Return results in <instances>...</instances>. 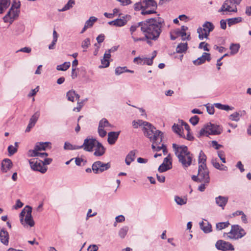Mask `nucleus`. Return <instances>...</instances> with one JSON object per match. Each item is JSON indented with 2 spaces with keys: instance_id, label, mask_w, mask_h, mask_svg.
<instances>
[{
  "instance_id": "1",
  "label": "nucleus",
  "mask_w": 251,
  "mask_h": 251,
  "mask_svg": "<svg viewBox=\"0 0 251 251\" xmlns=\"http://www.w3.org/2000/svg\"><path fill=\"white\" fill-rule=\"evenodd\" d=\"M163 20L160 17L151 18L145 22H139L137 25H132L130 28L131 35H135L134 32L140 26L147 39L157 40L161 31Z\"/></svg>"
},
{
  "instance_id": "2",
  "label": "nucleus",
  "mask_w": 251,
  "mask_h": 251,
  "mask_svg": "<svg viewBox=\"0 0 251 251\" xmlns=\"http://www.w3.org/2000/svg\"><path fill=\"white\" fill-rule=\"evenodd\" d=\"M206 156L202 151H201L198 159L199 168L197 176H193V180L198 182L209 183V172L206 166Z\"/></svg>"
},
{
  "instance_id": "3",
  "label": "nucleus",
  "mask_w": 251,
  "mask_h": 251,
  "mask_svg": "<svg viewBox=\"0 0 251 251\" xmlns=\"http://www.w3.org/2000/svg\"><path fill=\"white\" fill-rule=\"evenodd\" d=\"M173 148L176 155L183 168L189 167L192 163L193 155L189 151L187 146L173 144Z\"/></svg>"
},
{
  "instance_id": "4",
  "label": "nucleus",
  "mask_w": 251,
  "mask_h": 251,
  "mask_svg": "<svg viewBox=\"0 0 251 251\" xmlns=\"http://www.w3.org/2000/svg\"><path fill=\"white\" fill-rule=\"evenodd\" d=\"M143 131L144 135L148 137L152 142V149L154 148L155 143L162 142L163 133L156 130L151 124L147 122L143 127Z\"/></svg>"
},
{
  "instance_id": "5",
  "label": "nucleus",
  "mask_w": 251,
  "mask_h": 251,
  "mask_svg": "<svg viewBox=\"0 0 251 251\" xmlns=\"http://www.w3.org/2000/svg\"><path fill=\"white\" fill-rule=\"evenodd\" d=\"M32 207L26 205L22 210L20 214L19 217L20 222L24 227H32L35 225V222L32 218Z\"/></svg>"
},
{
  "instance_id": "6",
  "label": "nucleus",
  "mask_w": 251,
  "mask_h": 251,
  "mask_svg": "<svg viewBox=\"0 0 251 251\" xmlns=\"http://www.w3.org/2000/svg\"><path fill=\"white\" fill-rule=\"evenodd\" d=\"M50 142H38L37 143L33 150H29L27 152V155L29 157L39 156L41 158H44L48 155L46 152H40V151H44L50 144Z\"/></svg>"
},
{
  "instance_id": "7",
  "label": "nucleus",
  "mask_w": 251,
  "mask_h": 251,
  "mask_svg": "<svg viewBox=\"0 0 251 251\" xmlns=\"http://www.w3.org/2000/svg\"><path fill=\"white\" fill-rule=\"evenodd\" d=\"M222 131V129L219 126L210 123L200 130L199 135L201 136L204 135L208 136L209 135H219Z\"/></svg>"
},
{
  "instance_id": "8",
  "label": "nucleus",
  "mask_w": 251,
  "mask_h": 251,
  "mask_svg": "<svg viewBox=\"0 0 251 251\" xmlns=\"http://www.w3.org/2000/svg\"><path fill=\"white\" fill-rule=\"evenodd\" d=\"M246 234L245 230L238 225L232 226L230 231L226 233L228 238L235 240L242 238Z\"/></svg>"
},
{
  "instance_id": "9",
  "label": "nucleus",
  "mask_w": 251,
  "mask_h": 251,
  "mask_svg": "<svg viewBox=\"0 0 251 251\" xmlns=\"http://www.w3.org/2000/svg\"><path fill=\"white\" fill-rule=\"evenodd\" d=\"M20 6V2H15L12 4L9 10L3 19L5 23H12L14 19L18 16V9Z\"/></svg>"
},
{
  "instance_id": "10",
  "label": "nucleus",
  "mask_w": 251,
  "mask_h": 251,
  "mask_svg": "<svg viewBox=\"0 0 251 251\" xmlns=\"http://www.w3.org/2000/svg\"><path fill=\"white\" fill-rule=\"evenodd\" d=\"M214 28V26L212 23L206 22L202 25V28L200 27L197 29L199 39L202 40L204 38H207Z\"/></svg>"
},
{
  "instance_id": "11",
  "label": "nucleus",
  "mask_w": 251,
  "mask_h": 251,
  "mask_svg": "<svg viewBox=\"0 0 251 251\" xmlns=\"http://www.w3.org/2000/svg\"><path fill=\"white\" fill-rule=\"evenodd\" d=\"M143 5V11H141L142 15L151 14L155 13L157 8V3L154 0H143L142 1Z\"/></svg>"
},
{
  "instance_id": "12",
  "label": "nucleus",
  "mask_w": 251,
  "mask_h": 251,
  "mask_svg": "<svg viewBox=\"0 0 251 251\" xmlns=\"http://www.w3.org/2000/svg\"><path fill=\"white\" fill-rule=\"evenodd\" d=\"M110 167L111 165L109 162L105 163L100 161H97L92 164V170L95 174H97L108 170Z\"/></svg>"
},
{
  "instance_id": "13",
  "label": "nucleus",
  "mask_w": 251,
  "mask_h": 251,
  "mask_svg": "<svg viewBox=\"0 0 251 251\" xmlns=\"http://www.w3.org/2000/svg\"><path fill=\"white\" fill-rule=\"evenodd\" d=\"M29 163L31 168L35 171L44 174L47 170V168L43 166L42 161L37 160V159H32L29 160Z\"/></svg>"
},
{
  "instance_id": "14",
  "label": "nucleus",
  "mask_w": 251,
  "mask_h": 251,
  "mask_svg": "<svg viewBox=\"0 0 251 251\" xmlns=\"http://www.w3.org/2000/svg\"><path fill=\"white\" fill-rule=\"evenodd\" d=\"M237 5L238 4L234 3V1L232 0H226L222 5L221 8L218 10V12H237Z\"/></svg>"
},
{
  "instance_id": "15",
  "label": "nucleus",
  "mask_w": 251,
  "mask_h": 251,
  "mask_svg": "<svg viewBox=\"0 0 251 251\" xmlns=\"http://www.w3.org/2000/svg\"><path fill=\"white\" fill-rule=\"evenodd\" d=\"M98 142L96 139L87 138L84 140L83 144L79 146L80 149H83L85 151L91 152Z\"/></svg>"
},
{
  "instance_id": "16",
  "label": "nucleus",
  "mask_w": 251,
  "mask_h": 251,
  "mask_svg": "<svg viewBox=\"0 0 251 251\" xmlns=\"http://www.w3.org/2000/svg\"><path fill=\"white\" fill-rule=\"evenodd\" d=\"M215 247L218 250L222 251H233L234 250L233 246L231 243L222 240L217 241Z\"/></svg>"
},
{
  "instance_id": "17",
  "label": "nucleus",
  "mask_w": 251,
  "mask_h": 251,
  "mask_svg": "<svg viewBox=\"0 0 251 251\" xmlns=\"http://www.w3.org/2000/svg\"><path fill=\"white\" fill-rule=\"evenodd\" d=\"M40 117V112L39 111L36 112L30 118L29 123L25 129V132H28L30 131L31 129L33 127L37 121Z\"/></svg>"
},
{
  "instance_id": "18",
  "label": "nucleus",
  "mask_w": 251,
  "mask_h": 251,
  "mask_svg": "<svg viewBox=\"0 0 251 251\" xmlns=\"http://www.w3.org/2000/svg\"><path fill=\"white\" fill-rule=\"evenodd\" d=\"M13 166L12 161L8 158L4 159L1 163V170L3 173H6Z\"/></svg>"
},
{
  "instance_id": "19",
  "label": "nucleus",
  "mask_w": 251,
  "mask_h": 251,
  "mask_svg": "<svg viewBox=\"0 0 251 251\" xmlns=\"http://www.w3.org/2000/svg\"><path fill=\"white\" fill-rule=\"evenodd\" d=\"M9 236L8 232L5 228L0 230V241L4 245H8L9 243Z\"/></svg>"
},
{
  "instance_id": "20",
  "label": "nucleus",
  "mask_w": 251,
  "mask_h": 251,
  "mask_svg": "<svg viewBox=\"0 0 251 251\" xmlns=\"http://www.w3.org/2000/svg\"><path fill=\"white\" fill-rule=\"evenodd\" d=\"M133 62L139 65H151L153 63V60L151 58H140V57H135Z\"/></svg>"
},
{
  "instance_id": "21",
  "label": "nucleus",
  "mask_w": 251,
  "mask_h": 251,
  "mask_svg": "<svg viewBox=\"0 0 251 251\" xmlns=\"http://www.w3.org/2000/svg\"><path fill=\"white\" fill-rule=\"evenodd\" d=\"M228 200L227 197H224L219 196L215 198V202L217 205L221 207L223 209H224L225 206L227 204Z\"/></svg>"
},
{
  "instance_id": "22",
  "label": "nucleus",
  "mask_w": 251,
  "mask_h": 251,
  "mask_svg": "<svg viewBox=\"0 0 251 251\" xmlns=\"http://www.w3.org/2000/svg\"><path fill=\"white\" fill-rule=\"evenodd\" d=\"M210 59V54L208 53L203 52L201 56L193 61V63L196 65H199L204 63L206 60L209 61Z\"/></svg>"
},
{
  "instance_id": "23",
  "label": "nucleus",
  "mask_w": 251,
  "mask_h": 251,
  "mask_svg": "<svg viewBox=\"0 0 251 251\" xmlns=\"http://www.w3.org/2000/svg\"><path fill=\"white\" fill-rule=\"evenodd\" d=\"M95 152L94 155L96 156H101L103 155L105 152V149L99 141L95 146Z\"/></svg>"
},
{
  "instance_id": "24",
  "label": "nucleus",
  "mask_w": 251,
  "mask_h": 251,
  "mask_svg": "<svg viewBox=\"0 0 251 251\" xmlns=\"http://www.w3.org/2000/svg\"><path fill=\"white\" fill-rule=\"evenodd\" d=\"M120 132L112 131L108 133L107 141L110 145H113L115 143L118 138Z\"/></svg>"
},
{
  "instance_id": "25",
  "label": "nucleus",
  "mask_w": 251,
  "mask_h": 251,
  "mask_svg": "<svg viewBox=\"0 0 251 251\" xmlns=\"http://www.w3.org/2000/svg\"><path fill=\"white\" fill-rule=\"evenodd\" d=\"M200 226L201 229L204 233H209L212 231L211 225L206 220H205V222L202 221L200 223Z\"/></svg>"
},
{
  "instance_id": "26",
  "label": "nucleus",
  "mask_w": 251,
  "mask_h": 251,
  "mask_svg": "<svg viewBox=\"0 0 251 251\" xmlns=\"http://www.w3.org/2000/svg\"><path fill=\"white\" fill-rule=\"evenodd\" d=\"M136 152L137 151L136 150H133L128 153L125 159L126 165H129L130 163L135 160Z\"/></svg>"
},
{
  "instance_id": "27",
  "label": "nucleus",
  "mask_w": 251,
  "mask_h": 251,
  "mask_svg": "<svg viewBox=\"0 0 251 251\" xmlns=\"http://www.w3.org/2000/svg\"><path fill=\"white\" fill-rule=\"evenodd\" d=\"M66 97L68 100L71 101H74L75 98L76 100H78L80 98V96L75 93L74 90H70L67 93Z\"/></svg>"
},
{
  "instance_id": "28",
  "label": "nucleus",
  "mask_w": 251,
  "mask_h": 251,
  "mask_svg": "<svg viewBox=\"0 0 251 251\" xmlns=\"http://www.w3.org/2000/svg\"><path fill=\"white\" fill-rule=\"evenodd\" d=\"M10 0H0V14H2L9 6Z\"/></svg>"
},
{
  "instance_id": "29",
  "label": "nucleus",
  "mask_w": 251,
  "mask_h": 251,
  "mask_svg": "<svg viewBox=\"0 0 251 251\" xmlns=\"http://www.w3.org/2000/svg\"><path fill=\"white\" fill-rule=\"evenodd\" d=\"M211 163L216 169L219 170L226 171L227 170V167L224 165H220L219 163L217 162L216 158L212 159Z\"/></svg>"
},
{
  "instance_id": "30",
  "label": "nucleus",
  "mask_w": 251,
  "mask_h": 251,
  "mask_svg": "<svg viewBox=\"0 0 251 251\" xmlns=\"http://www.w3.org/2000/svg\"><path fill=\"white\" fill-rule=\"evenodd\" d=\"M174 33H175V35H176L177 37L180 36L183 41L185 40H190V35H188L187 36H186V33H182L180 29L179 28L174 30Z\"/></svg>"
},
{
  "instance_id": "31",
  "label": "nucleus",
  "mask_w": 251,
  "mask_h": 251,
  "mask_svg": "<svg viewBox=\"0 0 251 251\" xmlns=\"http://www.w3.org/2000/svg\"><path fill=\"white\" fill-rule=\"evenodd\" d=\"M173 130L181 137L185 138L181 126L175 124L172 126Z\"/></svg>"
},
{
  "instance_id": "32",
  "label": "nucleus",
  "mask_w": 251,
  "mask_h": 251,
  "mask_svg": "<svg viewBox=\"0 0 251 251\" xmlns=\"http://www.w3.org/2000/svg\"><path fill=\"white\" fill-rule=\"evenodd\" d=\"M187 49L188 45L187 43H180L176 48V52L179 53H183L187 50Z\"/></svg>"
},
{
  "instance_id": "33",
  "label": "nucleus",
  "mask_w": 251,
  "mask_h": 251,
  "mask_svg": "<svg viewBox=\"0 0 251 251\" xmlns=\"http://www.w3.org/2000/svg\"><path fill=\"white\" fill-rule=\"evenodd\" d=\"M126 24V21L121 19H117L114 21L108 22V24L109 25H115L116 26H122Z\"/></svg>"
},
{
  "instance_id": "34",
  "label": "nucleus",
  "mask_w": 251,
  "mask_h": 251,
  "mask_svg": "<svg viewBox=\"0 0 251 251\" xmlns=\"http://www.w3.org/2000/svg\"><path fill=\"white\" fill-rule=\"evenodd\" d=\"M161 143H156L154 144V148L152 149L154 151H158L161 150H162L164 154L165 155L167 152V150L166 147L163 144H162L161 146H160L159 145Z\"/></svg>"
},
{
  "instance_id": "35",
  "label": "nucleus",
  "mask_w": 251,
  "mask_h": 251,
  "mask_svg": "<svg viewBox=\"0 0 251 251\" xmlns=\"http://www.w3.org/2000/svg\"><path fill=\"white\" fill-rule=\"evenodd\" d=\"M58 37V35L57 32L55 30H54L53 31V40L51 44H50L49 46V50H53L55 49V46L57 41Z\"/></svg>"
},
{
  "instance_id": "36",
  "label": "nucleus",
  "mask_w": 251,
  "mask_h": 251,
  "mask_svg": "<svg viewBox=\"0 0 251 251\" xmlns=\"http://www.w3.org/2000/svg\"><path fill=\"white\" fill-rule=\"evenodd\" d=\"M214 105L217 108L225 111L232 110L234 109L233 107L230 106L228 105L222 104L220 103H216L214 104Z\"/></svg>"
},
{
  "instance_id": "37",
  "label": "nucleus",
  "mask_w": 251,
  "mask_h": 251,
  "mask_svg": "<svg viewBox=\"0 0 251 251\" xmlns=\"http://www.w3.org/2000/svg\"><path fill=\"white\" fill-rule=\"evenodd\" d=\"M230 225V223L228 221L225 222H220L216 224V229L217 230H221L227 227Z\"/></svg>"
},
{
  "instance_id": "38",
  "label": "nucleus",
  "mask_w": 251,
  "mask_h": 251,
  "mask_svg": "<svg viewBox=\"0 0 251 251\" xmlns=\"http://www.w3.org/2000/svg\"><path fill=\"white\" fill-rule=\"evenodd\" d=\"M172 168V162H170V164H164L162 163L159 167L158 171L160 173H163L167 171Z\"/></svg>"
},
{
  "instance_id": "39",
  "label": "nucleus",
  "mask_w": 251,
  "mask_h": 251,
  "mask_svg": "<svg viewBox=\"0 0 251 251\" xmlns=\"http://www.w3.org/2000/svg\"><path fill=\"white\" fill-rule=\"evenodd\" d=\"M240 45L239 44H232L230 46L229 49L230 50V54L234 55L236 54L240 49Z\"/></svg>"
},
{
  "instance_id": "40",
  "label": "nucleus",
  "mask_w": 251,
  "mask_h": 251,
  "mask_svg": "<svg viewBox=\"0 0 251 251\" xmlns=\"http://www.w3.org/2000/svg\"><path fill=\"white\" fill-rule=\"evenodd\" d=\"M70 67V62H65L62 64L57 65L56 69L58 71H65Z\"/></svg>"
},
{
  "instance_id": "41",
  "label": "nucleus",
  "mask_w": 251,
  "mask_h": 251,
  "mask_svg": "<svg viewBox=\"0 0 251 251\" xmlns=\"http://www.w3.org/2000/svg\"><path fill=\"white\" fill-rule=\"evenodd\" d=\"M129 228L127 226H124L119 231V235L122 239L124 238L126 235L128 231Z\"/></svg>"
},
{
  "instance_id": "42",
  "label": "nucleus",
  "mask_w": 251,
  "mask_h": 251,
  "mask_svg": "<svg viewBox=\"0 0 251 251\" xmlns=\"http://www.w3.org/2000/svg\"><path fill=\"white\" fill-rule=\"evenodd\" d=\"M97 20L98 19L95 17L92 16L89 19V20L86 21L84 25L87 28L91 27L93 26L94 23L96 22Z\"/></svg>"
},
{
  "instance_id": "43",
  "label": "nucleus",
  "mask_w": 251,
  "mask_h": 251,
  "mask_svg": "<svg viewBox=\"0 0 251 251\" xmlns=\"http://www.w3.org/2000/svg\"><path fill=\"white\" fill-rule=\"evenodd\" d=\"M64 148L65 150H75L80 149L79 146L73 145L69 142H65Z\"/></svg>"
},
{
  "instance_id": "44",
  "label": "nucleus",
  "mask_w": 251,
  "mask_h": 251,
  "mask_svg": "<svg viewBox=\"0 0 251 251\" xmlns=\"http://www.w3.org/2000/svg\"><path fill=\"white\" fill-rule=\"evenodd\" d=\"M242 21V18L241 17H236V18H233L228 19L227 20V24L228 25L230 26L235 24L238 23Z\"/></svg>"
},
{
  "instance_id": "45",
  "label": "nucleus",
  "mask_w": 251,
  "mask_h": 251,
  "mask_svg": "<svg viewBox=\"0 0 251 251\" xmlns=\"http://www.w3.org/2000/svg\"><path fill=\"white\" fill-rule=\"evenodd\" d=\"M175 201L178 205H182L187 203V199H183L176 196L175 197Z\"/></svg>"
},
{
  "instance_id": "46",
  "label": "nucleus",
  "mask_w": 251,
  "mask_h": 251,
  "mask_svg": "<svg viewBox=\"0 0 251 251\" xmlns=\"http://www.w3.org/2000/svg\"><path fill=\"white\" fill-rule=\"evenodd\" d=\"M90 39L87 38L84 40L81 43V47L84 49L83 51H85L90 46Z\"/></svg>"
},
{
  "instance_id": "47",
  "label": "nucleus",
  "mask_w": 251,
  "mask_h": 251,
  "mask_svg": "<svg viewBox=\"0 0 251 251\" xmlns=\"http://www.w3.org/2000/svg\"><path fill=\"white\" fill-rule=\"evenodd\" d=\"M241 115L238 112H234L229 116V119L232 121H238L240 120Z\"/></svg>"
},
{
  "instance_id": "48",
  "label": "nucleus",
  "mask_w": 251,
  "mask_h": 251,
  "mask_svg": "<svg viewBox=\"0 0 251 251\" xmlns=\"http://www.w3.org/2000/svg\"><path fill=\"white\" fill-rule=\"evenodd\" d=\"M75 3L74 1H72L70 0L65 5V6L60 10V11H65L73 7V4Z\"/></svg>"
},
{
  "instance_id": "49",
  "label": "nucleus",
  "mask_w": 251,
  "mask_h": 251,
  "mask_svg": "<svg viewBox=\"0 0 251 251\" xmlns=\"http://www.w3.org/2000/svg\"><path fill=\"white\" fill-rule=\"evenodd\" d=\"M99 126H101L102 128L111 126V125L105 118L102 119L99 122Z\"/></svg>"
},
{
  "instance_id": "50",
  "label": "nucleus",
  "mask_w": 251,
  "mask_h": 251,
  "mask_svg": "<svg viewBox=\"0 0 251 251\" xmlns=\"http://www.w3.org/2000/svg\"><path fill=\"white\" fill-rule=\"evenodd\" d=\"M147 122L143 121L142 120H138V121H134L132 122L133 126L134 128H138L139 126H142L143 127L145 126V123Z\"/></svg>"
},
{
  "instance_id": "51",
  "label": "nucleus",
  "mask_w": 251,
  "mask_h": 251,
  "mask_svg": "<svg viewBox=\"0 0 251 251\" xmlns=\"http://www.w3.org/2000/svg\"><path fill=\"white\" fill-rule=\"evenodd\" d=\"M101 63L102 65L99 66L100 68H106L109 66V60L104 57L101 59Z\"/></svg>"
},
{
  "instance_id": "52",
  "label": "nucleus",
  "mask_w": 251,
  "mask_h": 251,
  "mask_svg": "<svg viewBox=\"0 0 251 251\" xmlns=\"http://www.w3.org/2000/svg\"><path fill=\"white\" fill-rule=\"evenodd\" d=\"M104 128H102V126L100 125H99L98 127V133L101 137H104L106 136L107 132L104 129Z\"/></svg>"
},
{
  "instance_id": "53",
  "label": "nucleus",
  "mask_w": 251,
  "mask_h": 251,
  "mask_svg": "<svg viewBox=\"0 0 251 251\" xmlns=\"http://www.w3.org/2000/svg\"><path fill=\"white\" fill-rule=\"evenodd\" d=\"M8 151L9 155H12L17 151V148L12 145H10L8 147Z\"/></svg>"
},
{
  "instance_id": "54",
  "label": "nucleus",
  "mask_w": 251,
  "mask_h": 251,
  "mask_svg": "<svg viewBox=\"0 0 251 251\" xmlns=\"http://www.w3.org/2000/svg\"><path fill=\"white\" fill-rule=\"evenodd\" d=\"M126 68V67H117L116 68V69H115V74L116 75H118L122 74V73L125 72Z\"/></svg>"
},
{
  "instance_id": "55",
  "label": "nucleus",
  "mask_w": 251,
  "mask_h": 251,
  "mask_svg": "<svg viewBox=\"0 0 251 251\" xmlns=\"http://www.w3.org/2000/svg\"><path fill=\"white\" fill-rule=\"evenodd\" d=\"M189 121L193 126H195L198 123L199 118L198 116H193L190 119Z\"/></svg>"
},
{
  "instance_id": "56",
  "label": "nucleus",
  "mask_w": 251,
  "mask_h": 251,
  "mask_svg": "<svg viewBox=\"0 0 251 251\" xmlns=\"http://www.w3.org/2000/svg\"><path fill=\"white\" fill-rule=\"evenodd\" d=\"M77 100V106L76 107H75L73 109V111H75V110H76L77 112H79V111H80V110H81V109L82 108V107L83 105V101H79V99Z\"/></svg>"
},
{
  "instance_id": "57",
  "label": "nucleus",
  "mask_w": 251,
  "mask_h": 251,
  "mask_svg": "<svg viewBox=\"0 0 251 251\" xmlns=\"http://www.w3.org/2000/svg\"><path fill=\"white\" fill-rule=\"evenodd\" d=\"M23 205L24 203L20 200H17L16 201V204L13 206V208L17 209L21 208Z\"/></svg>"
},
{
  "instance_id": "58",
  "label": "nucleus",
  "mask_w": 251,
  "mask_h": 251,
  "mask_svg": "<svg viewBox=\"0 0 251 251\" xmlns=\"http://www.w3.org/2000/svg\"><path fill=\"white\" fill-rule=\"evenodd\" d=\"M208 45L207 43H205V42H201L199 44V48L200 49H203L205 51H209V50L207 48Z\"/></svg>"
},
{
  "instance_id": "59",
  "label": "nucleus",
  "mask_w": 251,
  "mask_h": 251,
  "mask_svg": "<svg viewBox=\"0 0 251 251\" xmlns=\"http://www.w3.org/2000/svg\"><path fill=\"white\" fill-rule=\"evenodd\" d=\"M134 9L135 10H142V11L143 9V5L142 4V1L141 2H136L134 4Z\"/></svg>"
},
{
  "instance_id": "60",
  "label": "nucleus",
  "mask_w": 251,
  "mask_h": 251,
  "mask_svg": "<svg viewBox=\"0 0 251 251\" xmlns=\"http://www.w3.org/2000/svg\"><path fill=\"white\" fill-rule=\"evenodd\" d=\"M201 183V184L198 187V190L201 192H203L205 189L206 186L209 183Z\"/></svg>"
},
{
  "instance_id": "61",
  "label": "nucleus",
  "mask_w": 251,
  "mask_h": 251,
  "mask_svg": "<svg viewBox=\"0 0 251 251\" xmlns=\"http://www.w3.org/2000/svg\"><path fill=\"white\" fill-rule=\"evenodd\" d=\"M212 146L216 150H218L221 147H222V145L219 144L216 141H212L211 142Z\"/></svg>"
},
{
  "instance_id": "62",
  "label": "nucleus",
  "mask_w": 251,
  "mask_h": 251,
  "mask_svg": "<svg viewBox=\"0 0 251 251\" xmlns=\"http://www.w3.org/2000/svg\"><path fill=\"white\" fill-rule=\"evenodd\" d=\"M104 38V35L103 34H101L97 37L96 40L99 44H100L103 42Z\"/></svg>"
},
{
  "instance_id": "63",
  "label": "nucleus",
  "mask_w": 251,
  "mask_h": 251,
  "mask_svg": "<svg viewBox=\"0 0 251 251\" xmlns=\"http://www.w3.org/2000/svg\"><path fill=\"white\" fill-rule=\"evenodd\" d=\"M206 109L207 112L210 114H213L214 113V108L213 106L206 105Z\"/></svg>"
},
{
  "instance_id": "64",
  "label": "nucleus",
  "mask_w": 251,
  "mask_h": 251,
  "mask_svg": "<svg viewBox=\"0 0 251 251\" xmlns=\"http://www.w3.org/2000/svg\"><path fill=\"white\" fill-rule=\"evenodd\" d=\"M98 247L96 245H91L89 246L87 251H97Z\"/></svg>"
}]
</instances>
